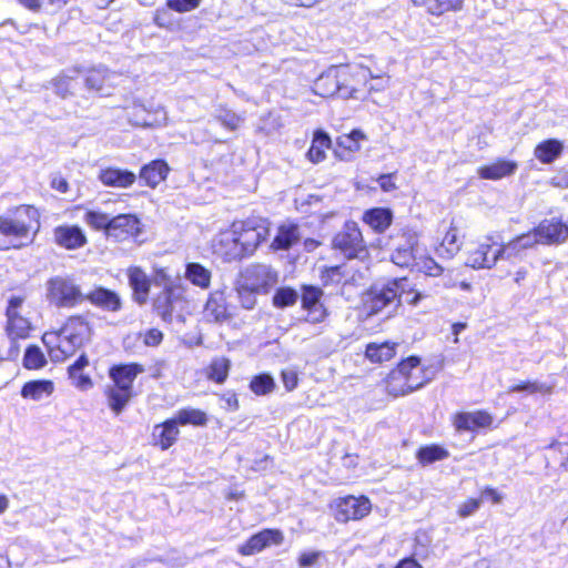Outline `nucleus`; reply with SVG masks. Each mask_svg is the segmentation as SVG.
Instances as JSON below:
<instances>
[{"instance_id":"obj_27","label":"nucleus","mask_w":568,"mask_h":568,"mask_svg":"<svg viewBox=\"0 0 568 568\" xmlns=\"http://www.w3.org/2000/svg\"><path fill=\"white\" fill-rule=\"evenodd\" d=\"M398 346L399 343L393 341L371 342L365 345L364 357L371 364L382 366L396 357Z\"/></svg>"},{"instance_id":"obj_3","label":"nucleus","mask_w":568,"mask_h":568,"mask_svg":"<svg viewBox=\"0 0 568 568\" xmlns=\"http://www.w3.org/2000/svg\"><path fill=\"white\" fill-rule=\"evenodd\" d=\"M40 226L41 213L36 205L9 207L0 215V251L21 250L32 244Z\"/></svg>"},{"instance_id":"obj_46","label":"nucleus","mask_w":568,"mask_h":568,"mask_svg":"<svg viewBox=\"0 0 568 568\" xmlns=\"http://www.w3.org/2000/svg\"><path fill=\"white\" fill-rule=\"evenodd\" d=\"M185 277L194 286L207 290L211 285L212 273L204 265L197 262H190L185 265Z\"/></svg>"},{"instance_id":"obj_9","label":"nucleus","mask_w":568,"mask_h":568,"mask_svg":"<svg viewBox=\"0 0 568 568\" xmlns=\"http://www.w3.org/2000/svg\"><path fill=\"white\" fill-rule=\"evenodd\" d=\"M331 247L348 261H364L369 257V246L358 223L353 220H347L333 235Z\"/></svg>"},{"instance_id":"obj_49","label":"nucleus","mask_w":568,"mask_h":568,"mask_svg":"<svg viewBox=\"0 0 568 568\" xmlns=\"http://www.w3.org/2000/svg\"><path fill=\"white\" fill-rule=\"evenodd\" d=\"M462 246L459 230L456 225L450 224L440 242V250H444L448 256H454Z\"/></svg>"},{"instance_id":"obj_37","label":"nucleus","mask_w":568,"mask_h":568,"mask_svg":"<svg viewBox=\"0 0 568 568\" xmlns=\"http://www.w3.org/2000/svg\"><path fill=\"white\" fill-rule=\"evenodd\" d=\"M164 121V112L162 109H146L143 105H135L132 109L131 123L136 128H158Z\"/></svg>"},{"instance_id":"obj_53","label":"nucleus","mask_w":568,"mask_h":568,"mask_svg":"<svg viewBox=\"0 0 568 568\" xmlns=\"http://www.w3.org/2000/svg\"><path fill=\"white\" fill-rule=\"evenodd\" d=\"M297 301V293L292 287H281L273 295V305L277 308L293 306Z\"/></svg>"},{"instance_id":"obj_1","label":"nucleus","mask_w":568,"mask_h":568,"mask_svg":"<svg viewBox=\"0 0 568 568\" xmlns=\"http://www.w3.org/2000/svg\"><path fill=\"white\" fill-rule=\"evenodd\" d=\"M270 236L267 219L251 215L233 221L221 230L212 243L213 253L231 263L252 256Z\"/></svg>"},{"instance_id":"obj_42","label":"nucleus","mask_w":568,"mask_h":568,"mask_svg":"<svg viewBox=\"0 0 568 568\" xmlns=\"http://www.w3.org/2000/svg\"><path fill=\"white\" fill-rule=\"evenodd\" d=\"M172 418L179 427L187 425L193 427H205L209 423L207 414L201 408L195 407H182L175 412Z\"/></svg>"},{"instance_id":"obj_64","label":"nucleus","mask_w":568,"mask_h":568,"mask_svg":"<svg viewBox=\"0 0 568 568\" xmlns=\"http://www.w3.org/2000/svg\"><path fill=\"white\" fill-rule=\"evenodd\" d=\"M281 379L286 392L294 390L298 385V375L294 369H283L281 372Z\"/></svg>"},{"instance_id":"obj_55","label":"nucleus","mask_w":568,"mask_h":568,"mask_svg":"<svg viewBox=\"0 0 568 568\" xmlns=\"http://www.w3.org/2000/svg\"><path fill=\"white\" fill-rule=\"evenodd\" d=\"M481 506V499L478 497H469L465 499L456 509V514L459 518H468L474 515Z\"/></svg>"},{"instance_id":"obj_36","label":"nucleus","mask_w":568,"mask_h":568,"mask_svg":"<svg viewBox=\"0 0 568 568\" xmlns=\"http://www.w3.org/2000/svg\"><path fill=\"white\" fill-rule=\"evenodd\" d=\"M300 227L296 223H283L278 225L277 232L271 242L274 251H287L300 242Z\"/></svg>"},{"instance_id":"obj_8","label":"nucleus","mask_w":568,"mask_h":568,"mask_svg":"<svg viewBox=\"0 0 568 568\" xmlns=\"http://www.w3.org/2000/svg\"><path fill=\"white\" fill-rule=\"evenodd\" d=\"M45 298L55 308H75L84 303L81 285L69 275H55L47 280Z\"/></svg>"},{"instance_id":"obj_56","label":"nucleus","mask_w":568,"mask_h":568,"mask_svg":"<svg viewBox=\"0 0 568 568\" xmlns=\"http://www.w3.org/2000/svg\"><path fill=\"white\" fill-rule=\"evenodd\" d=\"M142 343L146 347H158L164 339V334L160 328L151 327L140 333Z\"/></svg>"},{"instance_id":"obj_43","label":"nucleus","mask_w":568,"mask_h":568,"mask_svg":"<svg viewBox=\"0 0 568 568\" xmlns=\"http://www.w3.org/2000/svg\"><path fill=\"white\" fill-rule=\"evenodd\" d=\"M465 0H414V6H424L432 16H443L448 12H458L464 8Z\"/></svg>"},{"instance_id":"obj_5","label":"nucleus","mask_w":568,"mask_h":568,"mask_svg":"<svg viewBox=\"0 0 568 568\" xmlns=\"http://www.w3.org/2000/svg\"><path fill=\"white\" fill-rule=\"evenodd\" d=\"M83 220L93 231L102 233L108 241L116 244L140 243L144 233L141 217L133 212L109 216L100 210H87Z\"/></svg>"},{"instance_id":"obj_22","label":"nucleus","mask_w":568,"mask_h":568,"mask_svg":"<svg viewBox=\"0 0 568 568\" xmlns=\"http://www.w3.org/2000/svg\"><path fill=\"white\" fill-rule=\"evenodd\" d=\"M128 284L131 288V297L138 305H144L151 293L152 278L138 265H130L125 270Z\"/></svg>"},{"instance_id":"obj_48","label":"nucleus","mask_w":568,"mask_h":568,"mask_svg":"<svg viewBox=\"0 0 568 568\" xmlns=\"http://www.w3.org/2000/svg\"><path fill=\"white\" fill-rule=\"evenodd\" d=\"M275 386L274 378L267 373L254 375L248 384L251 392L256 396H264L272 393Z\"/></svg>"},{"instance_id":"obj_38","label":"nucleus","mask_w":568,"mask_h":568,"mask_svg":"<svg viewBox=\"0 0 568 568\" xmlns=\"http://www.w3.org/2000/svg\"><path fill=\"white\" fill-rule=\"evenodd\" d=\"M231 369V358L227 356H216L203 368V374L206 381L216 385H223L227 381Z\"/></svg>"},{"instance_id":"obj_32","label":"nucleus","mask_w":568,"mask_h":568,"mask_svg":"<svg viewBox=\"0 0 568 568\" xmlns=\"http://www.w3.org/2000/svg\"><path fill=\"white\" fill-rule=\"evenodd\" d=\"M318 277L322 286L334 287L339 291L352 282V276L344 263L321 267Z\"/></svg>"},{"instance_id":"obj_35","label":"nucleus","mask_w":568,"mask_h":568,"mask_svg":"<svg viewBox=\"0 0 568 568\" xmlns=\"http://www.w3.org/2000/svg\"><path fill=\"white\" fill-rule=\"evenodd\" d=\"M393 219L392 210L382 206L367 209L362 214L363 223L368 225L376 234L385 233L392 225Z\"/></svg>"},{"instance_id":"obj_39","label":"nucleus","mask_w":568,"mask_h":568,"mask_svg":"<svg viewBox=\"0 0 568 568\" xmlns=\"http://www.w3.org/2000/svg\"><path fill=\"white\" fill-rule=\"evenodd\" d=\"M55 390V385L51 379H32L26 382L20 389V395L24 399L39 402L50 397Z\"/></svg>"},{"instance_id":"obj_26","label":"nucleus","mask_w":568,"mask_h":568,"mask_svg":"<svg viewBox=\"0 0 568 568\" xmlns=\"http://www.w3.org/2000/svg\"><path fill=\"white\" fill-rule=\"evenodd\" d=\"M314 94L321 98H342V87L338 73V67L331 65L324 72H322L314 81L312 85Z\"/></svg>"},{"instance_id":"obj_50","label":"nucleus","mask_w":568,"mask_h":568,"mask_svg":"<svg viewBox=\"0 0 568 568\" xmlns=\"http://www.w3.org/2000/svg\"><path fill=\"white\" fill-rule=\"evenodd\" d=\"M509 393H528V394H550L552 392V387L545 383H539L537 381H521L516 383L508 388Z\"/></svg>"},{"instance_id":"obj_21","label":"nucleus","mask_w":568,"mask_h":568,"mask_svg":"<svg viewBox=\"0 0 568 568\" xmlns=\"http://www.w3.org/2000/svg\"><path fill=\"white\" fill-rule=\"evenodd\" d=\"M53 242L68 251L79 250L88 244L84 230L78 224H61L53 229Z\"/></svg>"},{"instance_id":"obj_40","label":"nucleus","mask_w":568,"mask_h":568,"mask_svg":"<svg viewBox=\"0 0 568 568\" xmlns=\"http://www.w3.org/2000/svg\"><path fill=\"white\" fill-rule=\"evenodd\" d=\"M390 282H396V301L404 302L410 306H417L423 300L428 297V294L418 291L408 280L407 276L392 278Z\"/></svg>"},{"instance_id":"obj_33","label":"nucleus","mask_w":568,"mask_h":568,"mask_svg":"<svg viewBox=\"0 0 568 568\" xmlns=\"http://www.w3.org/2000/svg\"><path fill=\"white\" fill-rule=\"evenodd\" d=\"M333 141L329 134L323 129H316L313 132L311 144L305 156L312 164H318L325 161L327 151L333 150Z\"/></svg>"},{"instance_id":"obj_57","label":"nucleus","mask_w":568,"mask_h":568,"mask_svg":"<svg viewBox=\"0 0 568 568\" xmlns=\"http://www.w3.org/2000/svg\"><path fill=\"white\" fill-rule=\"evenodd\" d=\"M202 0H165L169 9L178 12L185 13L197 9Z\"/></svg>"},{"instance_id":"obj_54","label":"nucleus","mask_w":568,"mask_h":568,"mask_svg":"<svg viewBox=\"0 0 568 568\" xmlns=\"http://www.w3.org/2000/svg\"><path fill=\"white\" fill-rule=\"evenodd\" d=\"M108 83V74L103 70L92 69L87 73L85 85L88 89L100 92Z\"/></svg>"},{"instance_id":"obj_20","label":"nucleus","mask_w":568,"mask_h":568,"mask_svg":"<svg viewBox=\"0 0 568 568\" xmlns=\"http://www.w3.org/2000/svg\"><path fill=\"white\" fill-rule=\"evenodd\" d=\"M181 430L171 416L153 425L150 434V445L165 452L179 442Z\"/></svg>"},{"instance_id":"obj_7","label":"nucleus","mask_w":568,"mask_h":568,"mask_svg":"<svg viewBox=\"0 0 568 568\" xmlns=\"http://www.w3.org/2000/svg\"><path fill=\"white\" fill-rule=\"evenodd\" d=\"M144 371V365L138 362L118 363L109 367L108 375L112 385L104 389V395L114 415H120L135 396L134 381Z\"/></svg>"},{"instance_id":"obj_6","label":"nucleus","mask_w":568,"mask_h":568,"mask_svg":"<svg viewBox=\"0 0 568 568\" xmlns=\"http://www.w3.org/2000/svg\"><path fill=\"white\" fill-rule=\"evenodd\" d=\"M342 87V99L365 100L373 93L384 91L388 77L371 64L348 62L337 64Z\"/></svg>"},{"instance_id":"obj_29","label":"nucleus","mask_w":568,"mask_h":568,"mask_svg":"<svg viewBox=\"0 0 568 568\" xmlns=\"http://www.w3.org/2000/svg\"><path fill=\"white\" fill-rule=\"evenodd\" d=\"M323 291L313 285H305L302 290L301 304L302 308L307 312L311 322L320 323L326 317V311L320 303Z\"/></svg>"},{"instance_id":"obj_11","label":"nucleus","mask_w":568,"mask_h":568,"mask_svg":"<svg viewBox=\"0 0 568 568\" xmlns=\"http://www.w3.org/2000/svg\"><path fill=\"white\" fill-rule=\"evenodd\" d=\"M419 237V232L412 226L399 229L393 235L396 243L390 253V261L400 268H414L417 262Z\"/></svg>"},{"instance_id":"obj_17","label":"nucleus","mask_w":568,"mask_h":568,"mask_svg":"<svg viewBox=\"0 0 568 568\" xmlns=\"http://www.w3.org/2000/svg\"><path fill=\"white\" fill-rule=\"evenodd\" d=\"M396 282L390 280L381 288L369 287L364 294L359 310L365 317H372L396 301Z\"/></svg>"},{"instance_id":"obj_62","label":"nucleus","mask_w":568,"mask_h":568,"mask_svg":"<svg viewBox=\"0 0 568 568\" xmlns=\"http://www.w3.org/2000/svg\"><path fill=\"white\" fill-rule=\"evenodd\" d=\"M323 552L320 550L302 551L297 557L300 568H310L315 566L322 558Z\"/></svg>"},{"instance_id":"obj_25","label":"nucleus","mask_w":568,"mask_h":568,"mask_svg":"<svg viewBox=\"0 0 568 568\" xmlns=\"http://www.w3.org/2000/svg\"><path fill=\"white\" fill-rule=\"evenodd\" d=\"M203 315L210 323H224L232 318L231 307L224 291L215 290L207 295Z\"/></svg>"},{"instance_id":"obj_41","label":"nucleus","mask_w":568,"mask_h":568,"mask_svg":"<svg viewBox=\"0 0 568 568\" xmlns=\"http://www.w3.org/2000/svg\"><path fill=\"white\" fill-rule=\"evenodd\" d=\"M449 450L440 444L422 445L416 449L415 457L418 465L426 467L449 457Z\"/></svg>"},{"instance_id":"obj_44","label":"nucleus","mask_w":568,"mask_h":568,"mask_svg":"<svg viewBox=\"0 0 568 568\" xmlns=\"http://www.w3.org/2000/svg\"><path fill=\"white\" fill-rule=\"evenodd\" d=\"M564 151V144L558 139H546L534 149L535 158L542 164H550L558 159Z\"/></svg>"},{"instance_id":"obj_19","label":"nucleus","mask_w":568,"mask_h":568,"mask_svg":"<svg viewBox=\"0 0 568 568\" xmlns=\"http://www.w3.org/2000/svg\"><path fill=\"white\" fill-rule=\"evenodd\" d=\"M284 541V534L278 528H264L250 536L239 546L237 552L241 556H253L271 546H280Z\"/></svg>"},{"instance_id":"obj_45","label":"nucleus","mask_w":568,"mask_h":568,"mask_svg":"<svg viewBox=\"0 0 568 568\" xmlns=\"http://www.w3.org/2000/svg\"><path fill=\"white\" fill-rule=\"evenodd\" d=\"M536 244L530 230L510 239L507 243L501 241V250L505 258L516 257L523 251L534 247Z\"/></svg>"},{"instance_id":"obj_51","label":"nucleus","mask_w":568,"mask_h":568,"mask_svg":"<svg viewBox=\"0 0 568 568\" xmlns=\"http://www.w3.org/2000/svg\"><path fill=\"white\" fill-rule=\"evenodd\" d=\"M23 8L32 11L40 12L43 8H52L59 11L64 8L71 0H17Z\"/></svg>"},{"instance_id":"obj_58","label":"nucleus","mask_w":568,"mask_h":568,"mask_svg":"<svg viewBox=\"0 0 568 568\" xmlns=\"http://www.w3.org/2000/svg\"><path fill=\"white\" fill-rule=\"evenodd\" d=\"M222 126L230 131H235L240 128L243 119L231 110H224L223 113L216 116Z\"/></svg>"},{"instance_id":"obj_59","label":"nucleus","mask_w":568,"mask_h":568,"mask_svg":"<svg viewBox=\"0 0 568 568\" xmlns=\"http://www.w3.org/2000/svg\"><path fill=\"white\" fill-rule=\"evenodd\" d=\"M71 78L64 74L58 75L52 80L55 93L64 99L72 94Z\"/></svg>"},{"instance_id":"obj_34","label":"nucleus","mask_w":568,"mask_h":568,"mask_svg":"<svg viewBox=\"0 0 568 568\" xmlns=\"http://www.w3.org/2000/svg\"><path fill=\"white\" fill-rule=\"evenodd\" d=\"M517 168L518 163L516 161L498 158L489 164L479 166L477 174L483 180L497 181L513 175Z\"/></svg>"},{"instance_id":"obj_13","label":"nucleus","mask_w":568,"mask_h":568,"mask_svg":"<svg viewBox=\"0 0 568 568\" xmlns=\"http://www.w3.org/2000/svg\"><path fill=\"white\" fill-rule=\"evenodd\" d=\"M452 425L456 433H478L490 430L497 427L494 415L486 409L473 412H456L450 417Z\"/></svg>"},{"instance_id":"obj_4","label":"nucleus","mask_w":568,"mask_h":568,"mask_svg":"<svg viewBox=\"0 0 568 568\" xmlns=\"http://www.w3.org/2000/svg\"><path fill=\"white\" fill-rule=\"evenodd\" d=\"M432 377L428 376V367L423 365L418 355H409L400 358L382 378L383 394L390 399L406 397L424 388Z\"/></svg>"},{"instance_id":"obj_31","label":"nucleus","mask_w":568,"mask_h":568,"mask_svg":"<svg viewBox=\"0 0 568 568\" xmlns=\"http://www.w3.org/2000/svg\"><path fill=\"white\" fill-rule=\"evenodd\" d=\"M89 364L88 355L82 353L67 368L68 378L71 381L72 386L82 392L91 389L94 385L92 377L85 373Z\"/></svg>"},{"instance_id":"obj_28","label":"nucleus","mask_w":568,"mask_h":568,"mask_svg":"<svg viewBox=\"0 0 568 568\" xmlns=\"http://www.w3.org/2000/svg\"><path fill=\"white\" fill-rule=\"evenodd\" d=\"M99 181L108 187L129 189L135 181L134 172L118 166H105L99 171Z\"/></svg>"},{"instance_id":"obj_10","label":"nucleus","mask_w":568,"mask_h":568,"mask_svg":"<svg viewBox=\"0 0 568 568\" xmlns=\"http://www.w3.org/2000/svg\"><path fill=\"white\" fill-rule=\"evenodd\" d=\"M187 305V287L184 284L164 286L152 302L153 312L164 323H171L174 313L183 311Z\"/></svg>"},{"instance_id":"obj_14","label":"nucleus","mask_w":568,"mask_h":568,"mask_svg":"<svg viewBox=\"0 0 568 568\" xmlns=\"http://www.w3.org/2000/svg\"><path fill=\"white\" fill-rule=\"evenodd\" d=\"M503 257L501 237L489 234L469 252L468 263L474 268H491Z\"/></svg>"},{"instance_id":"obj_24","label":"nucleus","mask_w":568,"mask_h":568,"mask_svg":"<svg viewBox=\"0 0 568 568\" xmlns=\"http://www.w3.org/2000/svg\"><path fill=\"white\" fill-rule=\"evenodd\" d=\"M85 302L99 310L110 313H118L123 308L120 294L102 285H97L85 293L84 303Z\"/></svg>"},{"instance_id":"obj_30","label":"nucleus","mask_w":568,"mask_h":568,"mask_svg":"<svg viewBox=\"0 0 568 568\" xmlns=\"http://www.w3.org/2000/svg\"><path fill=\"white\" fill-rule=\"evenodd\" d=\"M171 169L163 159H155L141 166L139 178L144 185L156 189L168 179Z\"/></svg>"},{"instance_id":"obj_61","label":"nucleus","mask_w":568,"mask_h":568,"mask_svg":"<svg viewBox=\"0 0 568 568\" xmlns=\"http://www.w3.org/2000/svg\"><path fill=\"white\" fill-rule=\"evenodd\" d=\"M478 499H481V504L488 501L493 505H499L504 500V496L497 488L487 485L479 490Z\"/></svg>"},{"instance_id":"obj_18","label":"nucleus","mask_w":568,"mask_h":568,"mask_svg":"<svg viewBox=\"0 0 568 568\" xmlns=\"http://www.w3.org/2000/svg\"><path fill=\"white\" fill-rule=\"evenodd\" d=\"M536 244L560 245L568 240V221L552 217L541 220L530 230Z\"/></svg>"},{"instance_id":"obj_60","label":"nucleus","mask_w":568,"mask_h":568,"mask_svg":"<svg viewBox=\"0 0 568 568\" xmlns=\"http://www.w3.org/2000/svg\"><path fill=\"white\" fill-rule=\"evenodd\" d=\"M153 277L156 285H161L162 288L164 286H169V284H182L180 281H174L172 275L170 274L169 267L165 266H154L153 267Z\"/></svg>"},{"instance_id":"obj_23","label":"nucleus","mask_w":568,"mask_h":568,"mask_svg":"<svg viewBox=\"0 0 568 568\" xmlns=\"http://www.w3.org/2000/svg\"><path fill=\"white\" fill-rule=\"evenodd\" d=\"M366 135L361 129H353L348 133L338 135L335 139L333 154L338 161H352L362 148V142Z\"/></svg>"},{"instance_id":"obj_12","label":"nucleus","mask_w":568,"mask_h":568,"mask_svg":"<svg viewBox=\"0 0 568 568\" xmlns=\"http://www.w3.org/2000/svg\"><path fill=\"white\" fill-rule=\"evenodd\" d=\"M331 510L337 523L358 521L371 514L372 503L365 495H347L337 497L331 504Z\"/></svg>"},{"instance_id":"obj_63","label":"nucleus","mask_w":568,"mask_h":568,"mask_svg":"<svg viewBox=\"0 0 568 568\" xmlns=\"http://www.w3.org/2000/svg\"><path fill=\"white\" fill-rule=\"evenodd\" d=\"M220 400L224 403L223 408L226 412H236L240 408L239 396L234 390H226L220 395Z\"/></svg>"},{"instance_id":"obj_15","label":"nucleus","mask_w":568,"mask_h":568,"mask_svg":"<svg viewBox=\"0 0 568 568\" xmlns=\"http://www.w3.org/2000/svg\"><path fill=\"white\" fill-rule=\"evenodd\" d=\"M276 282L277 275L270 267L252 264L242 273L241 290L252 294H266Z\"/></svg>"},{"instance_id":"obj_2","label":"nucleus","mask_w":568,"mask_h":568,"mask_svg":"<svg viewBox=\"0 0 568 568\" xmlns=\"http://www.w3.org/2000/svg\"><path fill=\"white\" fill-rule=\"evenodd\" d=\"M94 333V323L89 313H73L58 328L45 331L41 341L51 361L59 363L89 345Z\"/></svg>"},{"instance_id":"obj_47","label":"nucleus","mask_w":568,"mask_h":568,"mask_svg":"<svg viewBox=\"0 0 568 568\" xmlns=\"http://www.w3.org/2000/svg\"><path fill=\"white\" fill-rule=\"evenodd\" d=\"M48 359L42 349L36 345L30 344L26 347L22 357V366L28 371H40L45 367Z\"/></svg>"},{"instance_id":"obj_16","label":"nucleus","mask_w":568,"mask_h":568,"mask_svg":"<svg viewBox=\"0 0 568 568\" xmlns=\"http://www.w3.org/2000/svg\"><path fill=\"white\" fill-rule=\"evenodd\" d=\"M24 296L13 295L8 300L6 307V332L12 339H24L30 336L32 324L30 320L21 314Z\"/></svg>"},{"instance_id":"obj_52","label":"nucleus","mask_w":568,"mask_h":568,"mask_svg":"<svg viewBox=\"0 0 568 568\" xmlns=\"http://www.w3.org/2000/svg\"><path fill=\"white\" fill-rule=\"evenodd\" d=\"M414 268L426 276L438 277L444 273V268L429 255L420 256Z\"/></svg>"}]
</instances>
